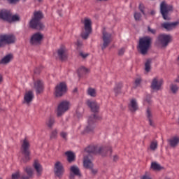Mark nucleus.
I'll use <instances>...</instances> for the list:
<instances>
[{
    "label": "nucleus",
    "instance_id": "4c0bfd02",
    "mask_svg": "<svg viewBox=\"0 0 179 179\" xmlns=\"http://www.w3.org/2000/svg\"><path fill=\"white\" fill-rule=\"evenodd\" d=\"M148 34H152V36H156L157 34V30L156 29L152 28L150 26L147 27Z\"/></svg>",
    "mask_w": 179,
    "mask_h": 179
},
{
    "label": "nucleus",
    "instance_id": "f8f14e48",
    "mask_svg": "<svg viewBox=\"0 0 179 179\" xmlns=\"http://www.w3.org/2000/svg\"><path fill=\"white\" fill-rule=\"evenodd\" d=\"M97 155H100L103 157H106L107 156H111V153H113V149L110 146H103L98 145Z\"/></svg>",
    "mask_w": 179,
    "mask_h": 179
},
{
    "label": "nucleus",
    "instance_id": "6e6d98bb",
    "mask_svg": "<svg viewBox=\"0 0 179 179\" xmlns=\"http://www.w3.org/2000/svg\"><path fill=\"white\" fill-rule=\"evenodd\" d=\"M89 169V170H91L92 174H94V175L97 174V170H96V169H93V168H92V169Z\"/></svg>",
    "mask_w": 179,
    "mask_h": 179
},
{
    "label": "nucleus",
    "instance_id": "09e8293b",
    "mask_svg": "<svg viewBox=\"0 0 179 179\" xmlns=\"http://www.w3.org/2000/svg\"><path fill=\"white\" fill-rule=\"evenodd\" d=\"M60 136H62V138H63V139H65V141H66V137L68 136V134L62 131L60 133Z\"/></svg>",
    "mask_w": 179,
    "mask_h": 179
},
{
    "label": "nucleus",
    "instance_id": "680f3d73",
    "mask_svg": "<svg viewBox=\"0 0 179 179\" xmlns=\"http://www.w3.org/2000/svg\"><path fill=\"white\" fill-rule=\"evenodd\" d=\"M76 92H78V88H75V89L73 90V92H74V93Z\"/></svg>",
    "mask_w": 179,
    "mask_h": 179
},
{
    "label": "nucleus",
    "instance_id": "b1692460",
    "mask_svg": "<svg viewBox=\"0 0 179 179\" xmlns=\"http://www.w3.org/2000/svg\"><path fill=\"white\" fill-rule=\"evenodd\" d=\"M145 115H146L147 120L149 122V125L155 128L156 125L155 124V122H153V113H152V110L150 108H147Z\"/></svg>",
    "mask_w": 179,
    "mask_h": 179
},
{
    "label": "nucleus",
    "instance_id": "bf43d9fd",
    "mask_svg": "<svg viewBox=\"0 0 179 179\" xmlns=\"http://www.w3.org/2000/svg\"><path fill=\"white\" fill-rule=\"evenodd\" d=\"M2 80H3L2 76L0 75V83H2Z\"/></svg>",
    "mask_w": 179,
    "mask_h": 179
},
{
    "label": "nucleus",
    "instance_id": "2eb2a0df",
    "mask_svg": "<svg viewBox=\"0 0 179 179\" xmlns=\"http://www.w3.org/2000/svg\"><path fill=\"white\" fill-rule=\"evenodd\" d=\"M162 86H163V80H159L157 77H155L152 79L150 85V87L152 90L159 92V90H162Z\"/></svg>",
    "mask_w": 179,
    "mask_h": 179
},
{
    "label": "nucleus",
    "instance_id": "864d4df0",
    "mask_svg": "<svg viewBox=\"0 0 179 179\" xmlns=\"http://www.w3.org/2000/svg\"><path fill=\"white\" fill-rule=\"evenodd\" d=\"M80 57H82V58H86V57H89V54H85V53H83V52H80Z\"/></svg>",
    "mask_w": 179,
    "mask_h": 179
},
{
    "label": "nucleus",
    "instance_id": "f3484780",
    "mask_svg": "<svg viewBox=\"0 0 179 179\" xmlns=\"http://www.w3.org/2000/svg\"><path fill=\"white\" fill-rule=\"evenodd\" d=\"M75 176L77 177H82V173H80V169L76 165L71 166L70 167V179H75Z\"/></svg>",
    "mask_w": 179,
    "mask_h": 179
},
{
    "label": "nucleus",
    "instance_id": "4be33fe9",
    "mask_svg": "<svg viewBox=\"0 0 179 179\" xmlns=\"http://www.w3.org/2000/svg\"><path fill=\"white\" fill-rule=\"evenodd\" d=\"M24 171L27 174V175H22L21 176V179H30L33 178V176L34 174V172L33 171V169L30 166H27L24 168Z\"/></svg>",
    "mask_w": 179,
    "mask_h": 179
},
{
    "label": "nucleus",
    "instance_id": "dca6fc26",
    "mask_svg": "<svg viewBox=\"0 0 179 179\" xmlns=\"http://www.w3.org/2000/svg\"><path fill=\"white\" fill-rule=\"evenodd\" d=\"M99 145H89L85 149L84 156L92 157V155H97Z\"/></svg>",
    "mask_w": 179,
    "mask_h": 179
},
{
    "label": "nucleus",
    "instance_id": "f03ea898",
    "mask_svg": "<svg viewBox=\"0 0 179 179\" xmlns=\"http://www.w3.org/2000/svg\"><path fill=\"white\" fill-rule=\"evenodd\" d=\"M21 153L23 157L21 159V163H27L30 162V141L27 138H24L21 141Z\"/></svg>",
    "mask_w": 179,
    "mask_h": 179
},
{
    "label": "nucleus",
    "instance_id": "1a4fd4ad",
    "mask_svg": "<svg viewBox=\"0 0 179 179\" xmlns=\"http://www.w3.org/2000/svg\"><path fill=\"white\" fill-rule=\"evenodd\" d=\"M173 10V6L167 5L166 1H162L160 4V13L162 15L163 19L164 20H170V17L169 16V12Z\"/></svg>",
    "mask_w": 179,
    "mask_h": 179
},
{
    "label": "nucleus",
    "instance_id": "8fccbe9b",
    "mask_svg": "<svg viewBox=\"0 0 179 179\" xmlns=\"http://www.w3.org/2000/svg\"><path fill=\"white\" fill-rule=\"evenodd\" d=\"M152 97L150 96V95H148L145 98V101L148 103L150 104V103H152V100H151Z\"/></svg>",
    "mask_w": 179,
    "mask_h": 179
},
{
    "label": "nucleus",
    "instance_id": "0e129e2a",
    "mask_svg": "<svg viewBox=\"0 0 179 179\" xmlns=\"http://www.w3.org/2000/svg\"><path fill=\"white\" fill-rule=\"evenodd\" d=\"M99 1H108V0H99Z\"/></svg>",
    "mask_w": 179,
    "mask_h": 179
},
{
    "label": "nucleus",
    "instance_id": "6e6552de",
    "mask_svg": "<svg viewBox=\"0 0 179 179\" xmlns=\"http://www.w3.org/2000/svg\"><path fill=\"white\" fill-rule=\"evenodd\" d=\"M111 34L107 32L106 29H103L102 31V44H101L102 51H104L111 43Z\"/></svg>",
    "mask_w": 179,
    "mask_h": 179
},
{
    "label": "nucleus",
    "instance_id": "aec40b11",
    "mask_svg": "<svg viewBox=\"0 0 179 179\" xmlns=\"http://www.w3.org/2000/svg\"><path fill=\"white\" fill-rule=\"evenodd\" d=\"M179 24V21H176L174 22H164L161 24V27L167 30V31H171V30H174L176 27Z\"/></svg>",
    "mask_w": 179,
    "mask_h": 179
},
{
    "label": "nucleus",
    "instance_id": "f704fd0d",
    "mask_svg": "<svg viewBox=\"0 0 179 179\" xmlns=\"http://www.w3.org/2000/svg\"><path fill=\"white\" fill-rule=\"evenodd\" d=\"M121 89H122V83H119L116 84L115 87H114V92L115 94V96H118L120 93H121Z\"/></svg>",
    "mask_w": 179,
    "mask_h": 179
},
{
    "label": "nucleus",
    "instance_id": "49530a36",
    "mask_svg": "<svg viewBox=\"0 0 179 179\" xmlns=\"http://www.w3.org/2000/svg\"><path fill=\"white\" fill-rule=\"evenodd\" d=\"M124 52H125V48H120V49L118 50V55H119L120 57H122V55H124Z\"/></svg>",
    "mask_w": 179,
    "mask_h": 179
},
{
    "label": "nucleus",
    "instance_id": "f257e3e1",
    "mask_svg": "<svg viewBox=\"0 0 179 179\" xmlns=\"http://www.w3.org/2000/svg\"><path fill=\"white\" fill-rule=\"evenodd\" d=\"M153 38L152 37L147 36L139 38L138 50L142 54V55H146L148 51L152 45V41Z\"/></svg>",
    "mask_w": 179,
    "mask_h": 179
},
{
    "label": "nucleus",
    "instance_id": "39448f33",
    "mask_svg": "<svg viewBox=\"0 0 179 179\" xmlns=\"http://www.w3.org/2000/svg\"><path fill=\"white\" fill-rule=\"evenodd\" d=\"M173 41V36L170 34H161L158 35L156 43L161 45L162 48H166Z\"/></svg>",
    "mask_w": 179,
    "mask_h": 179
},
{
    "label": "nucleus",
    "instance_id": "de8ad7c7",
    "mask_svg": "<svg viewBox=\"0 0 179 179\" xmlns=\"http://www.w3.org/2000/svg\"><path fill=\"white\" fill-rule=\"evenodd\" d=\"M8 3H10L11 5H15L20 0H6Z\"/></svg>",
    "mask_w": 179,
    "mask_h": 179
},
{
    "label": "nucleus",
    "instance_id": "5fc2aeb1",
    "mask_svg": "<svg viewBox=\"0 0 179 179\" xmlns=\"http://www.w3.org/2000/svg\"><path fill=\"white\" fill-rule=\"evenodd\" d=\"M118 159H120V157H118V155H115L113 157V162H118Z\"/></svg>",
    "mask_w": 179,
    "mask_h": 179
},
{
    "label": "nucleus",
    "instance_id": "2f4dec72",
    "mask_svg": "<svg viewBox=\"0 0 179 179\" xmlns=\"http://www.w3.org/2000/svg\"><path fill=\"white\" fill-rule=\"evenodd\" d=\"M66 156L67 157V160L69 163H72L75 162V154L71 151H67L65 152Z\"/></svg>",
    "mask_w": 179,
    "mask_h": 179
},
{
    "label": "nucleus",
    "instance_id": "ea45409f",
    "mask_svg": "<svg viewBox=\"0 0 179 179\" xmlns=\"http://www.w3.org/2000/svg\"><path fill=\"white\" fill-rule=\"evenodd\" d=\"M150 64H152L150 59H148L145 64V71L147 73L150 72Z\"/></svg>",
    "mask_w": 179,
    "mask_h": 179
},
{
    "label": "nucleus",
    "instance_id": "e433bc0d",
    "mask_svg": "<svg viewBox=\"0 0 179 179\" xmlns=\"http://www.w3.org/2000/svg\"><path fill=\"white\" fill-rule=\"evenodd\" d=\"M87 93L88 96H90L91 97H96V96H97V92L94 88L89 87Z\"/></svg>",
    "mask_w": 179,
    "mask_h": 179
},
{
    "label": "nucleus",
    "instance_id": "c9c22d12",
    "mask_svg": "<svg viewBox=\"0 0 179 179\" xmlns=\"http://www.w3.org/2000/svg\"><path fill=\"white\" fill-rule=\"evenodd\" d=\"M47 127H48V128H52V127H54V124H55V119H54V117H50L45 122Z\"/></svg>",
    "mask_w": 179,
    "mask_h": 179
},
{
    "label": "nucleus",
    "instance_id": "bb28decb",
    "mask_svg": "<svg viewBox=\"0 0 179 179\" xmlns=\"http://www.w3.org/2000/svg\"><path fill=\"white\" fill-rule=\"evenodd\" d=\"M34 89L36 90V94L43 93L44 90V86L43 85V81L38 80L34 83Z\"/></svg>",
    "mask_w": 179,
    "mask_h": 179
},
{
    "label": "nucleus",
    "instance_id": "c03bdc74",
    "mask_svg": "<svg viewBox=\"0 0 179 179\" xmlns=\"http://www.w3.org/2000/svg\"><path fill=\"white\" fill-rule=\"evenodd\" d=\"M20 178V173L19 171L12 174L11 179H19Z\"/></svg>",
    "mask_w": 179,
    "mask_h": 179
},
{
    "label": "nucleus",
    "instance_id": "603ef678",
    "mask_svg": "<svg viewBox=\"0 0 179 179\" xmlns=\"http://www.w3.org/2000/svg\"><path fill=\"white\" fill-rule=\"evenodd\" d=\"M142 179H152L149 176V173L148 172L145 173L144 176H143Z\"/></svg>",
    "mask_w": 179,
    "mask_h": 179
},
{
    "label": "nucleus",
    "instance_id": "7ed1b4c3",
    "mask_svg": "<svg viewBox=\"0 0 179 179\" xmlns=\"http://www.w3.org/2000/svg\"><path fill=\"white\" fill-rule=\"evenodd\" d=\"M44 17L43 13L41 11H36L34 13V18L30 21V27L31 29H36V30H43L44 29V24L41 22V19Z\"/></svg>",
    "mask_w": 179,
    "mask_h": 179
},
{
    "label": "nucleus",
    "instance_id": "13d9d810",
    "mask_svg": "<svg viewBox=\"0 0 179 179\" xmlns=\"http://www.w3.org/2000/svg\"><path fill=\"white\" fill-rule=\"evenodd\" d=\"M179 83V78H176V79L174 80L173 83Z\"/></svg>",
    "mask_w": 179,
    "mask_h": 179
},
{
    "label": "nucleus",
    "instance_id": "393cba45",
    "mask_svg": "<svg viewBox=\"0 0 179 179\" xmlns=\"http://www.w3.org/2000/svg\"><path fill=\"white\" fill-rule=\"evenodd\" d=\"M33 167L36 171V176L40 177L43 174V166H41L38 160H35L33 164Z\"/></svg>",
    "mask_w": 179,
    "mask_h": 179
},
{
    "label": "nucleus",
    "instance_id": "a211bd4d",
    "mask_svg": "<svg viewBox=\"0 0 179 179\" xmlns=\"http://www.w3.org/2000/svg\"><path fill=\"white\" fill-rule=\"evenodd\" d=\"M128 108L130 113H135L139 110V106L138 105V101L136 99H131L128 103Z\"/></svg>",
    "mask_w": 179,
    "mask_h": 179
},
{
    "label": "nucleus",
    "instance_id": "ddd939ff",
    "mask_svg": "<svg viewBox=\"0 0 179 179\" xmlns=\"http://www.w3.org/2000/svg\"><path fill=\"white\" fill-rule=\"evenodd\" d=\"M56 97H62L64 93H66V84L65 83H60L55 87Z\"/></svg>",
    "mask_w": 179,
    "mask_h": 179
},
{
    "label": "nucleus",
    "instance_id": "72a5a7b5",
    "mask_svg": "<svg viewBox=\"0 0 179 179\" xmlns=\"http://www.w3.org/2000/svg\"><path fill=\"white\" fill-rule=\"evenodd\" d=\"M169 144L171 148H176L177 145L179 144V138L178 137H174L169 140Z\"/></svg>",
    "mask_w": 179,
    "mask_h": 179
},
{
    "label": "nucleus",
    "instance_id": "7c9ffc66",
    "mask_svg": "<svg viewBox=\"0 0 179 179\" xmlns=\"http://www.w3.org/2000/svg\"><path fill=\"white\" fill-rule=\"evenodd\" d=\"M169 89L173 94H177L179 90V87L175 83H171L169 85Z\"/></svg>",
    "mask_w": 179,
    "mask_h": 179
},
{
    "label": "nucleus",
    "instance_id": "a878e982",
    "mask_svg": "<svg viewBox=\"0 0 179 179\" xmlns=\"http://www.w3.org/2000/svg\"><path fill=\"white\" fill-rule=\"evenodd\" d=\"M57 57L60 61H65L68 58V54H66V49L65 48H60L57 50Z\"/></svg>",
    "mask_w": 179,
    "mask_h": 179
},
{
    "label": "nucleus",
    "instance_id": "3c124183",
    "mask_svg": "<svg viewBox=\"0 0 179 179\" xmlns=\"http://www.w3.org/2000/svg\"><path fill=\"white\" fill-rule=\"evenodd\" d=\"M141 82H142V80H141V78L136 79L135 80L136 86H139V85H141Z\"/></svg>",
    "mask_w": 179,
    "mask_h": 179
},
{
    "label": "nucleus",
    "instance_id": "69168bd1",
    "mask_svg": "<svg viewBox=\"0 0 179 179\" xmlns=\"http://www.w3.org/2000/svg\"><path fill=\"white\" fill-rule=\"evenodd\" d=\"M178 61H179V56H178Z\"/></svg>",
    "mask_w": 179,
    "mask_h": 179
},
{
    "label": "nucleus",
    "instance_id": "4468645a",
    "mask_svg": "<svg viewBox=\"0 0 179 179\" xmlns=\"http://www.w3.org/2000/svg\"><path fill=\"white\" fill-rule=\"evenodd\" d=\"M43 38H44V35L40 32H37L31 37L30 43L32 44V45H38L41 44Z\"/></svg>",
    "mask_w": 179,
    "mask_h": 179
},
{
    "label": "nucleus",
    "instance_id": "20e7f679",
    "mask_svg": "<svg viewBox=\"0 0 179 179\" xmlns=\"http://www.w3.org/2000/svg\"><path fill=\"white\" fill-rule=\"evenodd\" d=\"M16 43V36L13 34H5L0 35V48L5 45L15 44Z\"/></svg>",
    "mask_w": 179,
    "mask_h": 179
},
{
    "label": "nucleus",
    "instance_id": "c85d7f7f",
    "mask_svg": "<svg viewBox=\"0 0 179 179\" xmlns=\"http://www.w3.org/2000/svg\"><path fill=\"white\" fill-rule=\"evenodd\" d=\"M13 59V55L11 53L6 55L0 61V64L6 65V64H9Z\"/></svg>",
    "mask_w": 179,
    "mask_h": 179
},
{
    "label": "nucleus",
    "instance_id": "a19ab883",
    "mask_svg": "<svg viewBox=\"0 0 179 179\" xmlns=\"http://www.w3.org/2000/svg\"><path fill=\"white\" fill-rule=\"evenodd\" d=\"M150 148L151 150H156V149H157V141H153L151 142L150 145Z\"/></svg>",
    "mask_w": 179,
    "mask_h": 179
},
{
    "label": "nucleus",
    "instance_id": "473e14b6",
    "mask_svg": "<svg viewBox=\"0 0 179 179\" xmlns=\"http://www.w3.org/2000/svg\"><path fill=\"white\" fill-rule=\"evenodd\" d=\"M150 169H152V170H154L155 171H160V170H163V166H162L157 162H152Z\"/></svg>",
    "mask_w": 179,
    "mask_h": 179
},
{
    "label": "nucleus",
    "instance_id": "0eeeda50",
    "mask_svg": "<svg viewBox=\"0 0 179 179\" xmlns=\"http://www.w3.org/2000/svg\"><path fill=\"white\" fill-rule=\"evenodd\" d=\"M96 120H97V116L94 114L89 117L88 124L84 131H82L83 135H85V134H90L94 131V128L96 127L94 124L96 123Z\"/></svg>",
    "mask_w": 179,
    "mask_h": 179
},
{
    "label": "nucleus",
    "instance_id": "c756f323",
    "mask_svg": "<svg viewBox=\"0 0 179 179\" xmlns=\"http://www.w3.org/2000/svg\"><path fill=\"white\" fill-rule=\"evenodd\" d=\"M89 72L90 70L88 69H86V67L85 66L80 67L77 71L78 78H82L83 75H86V73H89Z\"/></svg>",
    "mask_w": 179,
    "mask_h": 179
},
{
    "label": "nucleus",
    "instance_id": "4d7b16f0",
    "mask_svg": "<svg viewBox=\"0 0 179 179\" xmlns=\"http://www.w3.org/2000/svg\"><path fill=\"white\" fill-rule=\"evenodd\" d=\"M77 46H78V47H82V42L78 41V42H77Z\"/></svg>",
    "mask_w": 179,
    "mask_h": 179
},
{
    "label": "nucleus",
    "instance_id": "cd10ccee",
    "mask_svg": "<svg viewBox=\"0 0 179 179\" xmlns=\"http://www.w3.org/2000/svg\"><path fill=\"white\" fill-rule=\"evenodd\" d=\"M83 166L85 169H93V162H92L90 157L84 155Z\"/></svg>",
    "mask_w": 179,
    "mask_h": 179
},
{
    "label": "nucleus",
    "instance_id": "338daca9",
    "mask_svg": "<svg viewBox=\"0 0 179 179\" xmlns=\"http://www.w3.org/2000/svg\"><path fill=\"white\" fill-rule=\"evenodd\" d=\"M0 179H2V178L0 177Z\"/></svg>",
    "mask_w": 179,
    "mask_h": 179
},
{
    "label": "nucleus",
    "instance_id": "5701e85b",
    "mask_svg": "<svg viewBox=\"0 0 179 179\" xmlns=\"http://www.w3.org/2000/svg\"><path fill=\"white\" fill-rule=\"evenodd\" d=\"M11 15L12 13H10V10L6 9L1 10L0 11V19L6 20V22H9Z\"/></svg>",
    "mask_w": 179,
    "mask_h": 179
},
{
    "label": "nucleus",
    "instance_id": "9b49d317",
    "mask_svg": "<svg viewBox=\"0 0 179 179\" xmlns=\"http://www.w3.org/2000/svg\"><path fill=\"white\" fill-rule=\"evenodd\" d=\"M54 173L56 177H58V178H62L64 173H65V169H64V165L61 162L57 161L55 164Z\"/></svg>",
    "mask_w": 179,
    "mask_h": 179
},
{
    "label": "nucleus",
    "instance_id": "6ab92c4d",
    "mask_svg": "<svg viewBox=\"0 0 179 179\" xmlns=\"http://www.w3.org/2000/svg\"><path fill=\"white\" fill-rule=\"evenodd\" d=\"M86 104L90 108L92 113H99V110H100V105H99L96 101L88 99L86 101Z\"/></svg>",
    "mask_w": 179,
    "mask_h": 179
},
{
    "label": "nucleus",
    "instance_id": "a18cd8bd",
    "mask_svg": "<svg viewBox=\"0 0 179 179\" xmlns=\"http://www.w3.org/2000/svg\"><path fill=\"white\" fill-rule=\"evenodd\" d=\"M138 8L140 12L142 13L144 16H146V14L145 13V6L143 4H140Z\"/></svg>",
    "mask_w": 179,
    "mask_h": 179
},
{
    "label": "nucleus",
    "instance_id": "052dcab7",
    "mask_svg": "<svg viewBox=\"0 0 179 179\" xmlns=\"http://www.w3.org/2000/svg\"><path fill=\"white\" fill-rule=\"evenodd\" d=\"M155 13H156L155 12V10H152V11L150 12V15H155Z\"/></svg>",
    "mask_w": 179,
    "mask_h": 179
},
{
    "label": "nucleus",
    "instance_id": "58836bf2",
    "mask_svg": "<svg viewBox=\"0 0 179 179\" xmlns=\"http://www.w3.org/2000/svg\"><path fill=\"white\" fill-rule=\"evenodd\" d=\"M20 20V17H19L18 15H10V20H8V23H12L13 22H19Z\"/></svg>",
    "mask_w": 179,
    "mask_h": 179
},
{
    "label": "nucleus",
    "instance_id": "37998d69",
    "mask_svg": "<svg viewBox=\"0 0 179 179\" xmlns=\"http://www.w3.org/2000/svg\"><path fill=\"white\" fill-rule=\"evenodd\" d=\"M141 18H142V15L140 13H134V19L136 22L141 21Z\"/></svg>",
    "mask_w": 179,
    "mask_h": 179
},
{
    "label": "nucleus",
    "instance_id": "423d86ee",
    "mask_svg": "<svg viewBox=\"0 0 179 179\" xmlns=\"http://www.w3.org/2000/svg\"><path fill=\"white\" fill-rule=\"evenodd\" d=\"M83 23L84 28L81 33V37L84 40H87L90 33H92V20H90V18L85 17Z\"/></svg>",
    "mask_w": 179,
    "mask_h": 179
},
{
    "label": "nucleus",
    "instance_id": "79ce46f5",
    "mask_svg": "<svg viewBox=\"0 0 179 179\" xmlns=\"http://www.w3.org/2000/svg\"><path fill=\"white\" fill-rule=\"evenodd\" d=\"M58 136V131L57 129H54L53 131H52L50 138V139H57Z\"/></svg>",
    "mask_w": 179,
    "mask_h": 179
},
{
    "label": "nucleus",
    "instance_id": "e2e57ef3",
    "mask_svg": "<svg viewBox=\"0 0 179 179\" xmlns=\"http://www.w3.org/2000/svg\"><path fill=\"white\" fill-rule=\"evenodd\" d=\"M38 2H41L43 0H37Z\"/></svg>",
    "mask_w": 179,
    "mask_h": 179
},
{
    "label": "nucleus",
    "instance_id": "9d476101",
    "mask_svg": "<svg viewBox=\"0 0 179 179\" xmlns=\"http://www.w3.org/2000/svg\"><path fill=\"white\" fill-rule=\"evenodd\" d=\"M69 110V101H63L58 106L57 115V117H62L65 114L66 111Z\"/></svg>",
    "mask_w": 179,
    "mask_h": 179
},
{
    "label": "nucleus",
    "instance_id": "412c9836",
    "mask_svg": "<svg viewBox=\"0 0 179 179\" xmlns=\"http://www.w3.org/2000/svg\"><path fill=\"white\" fill-rule=\"evenodd\" d=\"M33 99H34V94H33V92H27L24 95L23 104H27V106H29L30 103L33 101Z\"/></svg>",
    "mask_w": 179,
    "mask_h": 179
}]
</instances>
